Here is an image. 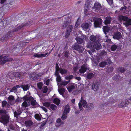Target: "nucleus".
Returning a JSON list of instances; mask_svg holds the SVG:
<instances>
[{
  "label": "nucleus",
  "mask_w": 131,
  "mask_h": 131,
  "mask_svg": "<svg viewBox=\"0 0 131 131\" xmlns=\"http://www.w3.org/2000/svg\"><path fill=\"white\" fill-rule=\"evenodd\" d=\"M49 53H46L45 54H39L38 53H36L34 55V56L35 57H36L37 58H41L44 57L46 56H48L49 54Z\"/></svg>",
  "instance_id": "obj_20"
},
{
  "label": "nucleus",
  "mask_w": 131,
  "mask_h": 131,
  "mask_svg": "<svg viewBox=\"0 0 131 131\" xmlns=\"http://www.w3.org/2000/svg\"><path fill=\"white\" fill-rule=\"evenodd\" d=\"M106 38L107 39L104 45V47H105V48L106 47L107 48L109 46L110 44L111 43V40L110 39H108V37L106 36Z\"/></svg>",
  "instance_id": "obj_18"
},
{
  "label": "nucleus",
  "mask_w": 131,
  "mask_h": 131,
  "mask_svg": "<svg viewBox=\"0 0 131 131\" xmlns=\"http://www.w3.org/2000/svg\"><path fill=\"white\" fill-rule=\"evenodd\" d=\"M34 75H32V77H33V78H31V77H30V79L31 80H32V79H34L35 78V77L34 76H33Z\"/></svg>",
  "instance_id": "obj_63"
},
{
  "label": "nucleus",
  "mask_w": 131,
  "mask_h": 131,
  "mask_svg": "<svg viewBox=\"0 0 131 131\" xmlns=\"http://www.w3.org/2000/svg\"><path fill=\"white\" fill-rule=\"evenodd\" d=\"M42 109L43 110L45 111V112H46L47 111V110L46 108L45 107H42Z\"/></svg>",
  "instance_id": "obj_56"
},
{
  "label": "nucleus",
  "mask_w": 131,
  "mask_h": 131,
  "mask_svg": "<svg viewBox=\"0 0 131 131\" xmlns=\"http://www.w3.org/2000/svg\"><path fill=\"white\" fill-rule=\"evenodd\" d=\"M37 85L38 87L40 89H41V88L42 87V83H39Z\"/></svg>",
  "instance_id": "obj_46"
},
{
  "label": "nucleus",
  "mask_w": 131,
  "mask_h": 131,
  "mask_svg": "<svg viewBox=\"0 0 131 131\" xmlns=\"http://www.w3.org/2000/svg\"><path fill=\"white\" fill-rule=\"evenodd\" d=\"M75 79L78 81H80L81 79V78L80 77H75Z\"/></svg>",
  "instance_id": "obj_57"
},
{
  "label": "nucleus",
  "mask_w": 131,
  "mask_h": 131,
  "mask_svg": "<svg viewBox=\"0 0 131 131\" xmlns=\"http://www.w3.org/2000/svg\"><path fill=\"white\" fill-rule=\"evenodd\" d=\"M106 54L107 53L105 50H103L101 53V55H106Z\"/></svg>",
  "instance_id": "obj_48"
},
{
  "label": "nucleus",
  "mask_w": 131,
  "mask_h": 131,
  "mask_svg": "<svg viewBox=\"0 0 131 131\" xmlns=\"http://www.w3.org/2000/svg\"><path fill=\"white\" fill-rule=\"evenodd\" d=\"M117 47V46L115 44H114L111 46V49L112 51H115Z\"/></svg>",
  "instance_id": "obj_34"
},
{
  "label": "nucleus",
  "mask_w": 131,
  "mask_h": 131,
  "mask_svg": "<svg viewBox=\"0 0 131 131\" xmlns=\"http://www.w3.org/2000/svg\"><path fill=\"white\" fill-rule=\"evenodd\" d=\"M59 71L62 74H65L67 72V70L66 69H60L58 65V72Z\"/></svg>",
  "instance_id": "obj_24"
},
{
  "label": "nucleus",
  "mask_w": 131,
  "mask_h": 131,
  "mask_svg": "<svg viewBox=\"0 0 131 131\" xmlns=\"http://www.w3.org/2000/svg\"><path fill=\"white\" fill-rule=\"evenodd\" d=\"M58 82L60 81V76L58 74Z\"/></svg>",
  "instance_id": "obj_58"
},
{
  "label": "nucleus",
  "mask_w": 131,
  "mask_h": 131,
  "mask_svg": "<svg viewBox=\"0 0 131 131\" xmlns=\"http://www.w3.org/2000/svg\"><path fill=\"white\" fill-rule=\"evenodd\" d=\"M129 103V101H128V100H125V102H122L121 103L118 105V106L120 107H125L127 105V104Z\"/></svg>",
  "instance_id": "obj_21"
},
{
  "label": "nucleus",
  "mask_w": 131,
  "mask_h": 131,
  "mask_svg": "<svg viewBox=\"0 0 131 131\" xmlns=\"http://www.w3.org/2000/svg\"><path fill=\"white\" fill-rule=\"evenodd\" d=\"M73 75H70L69 76L66 77V80H68L69 82L70 81V80L71 79L73 78Z\"/></svg>",
  "instance_id": "obj_41"
},
{
  "label": "nucleus",
  "mask_w": 131,
  "mask_h": 131,
  "mask_svg": "<svg viewBox=\"0 0 131 131\" xmlns=\"http://www.w3.org/2000/svg\"><path fill=\"white\" fill-rule=\"evenodd\" d=\"M66 89L64 88H61L58 89V91L59 92V94L61 95H62L63 97H64V93Z\"/></svg>",
  "instance_id": "obj_27"
},
{
  "label": "nucleus",
  "mask_w": 131,
  "mask_h": 131,
  "mask_svg": "<svg viewBox=\"0 0 131 131\" xmlns=\"http://www.w3.org/2000/svg\"><path fill=\"white\" fill-rule=\"evenodd\" d=\"M14 97L12 96H10L8 97V99L10 101H12L14 100Z\"/></svg>",
  "instance_id": "obj_49"
},
{
  "label": "nucleus",
  "mask_w": 131,
  "mask_h": 131,
  "mask_svg": "<svg viewBox=\"0 0 131 131\" xmlns=\"http://www.w3.org/2000/svg\"><path fill=\"white\" fill-rule=\"evenodd\" d=\"M53 102L57 105V98H55L53 101Z\"/></svg>",
  "instance_id": "obj_53"
},
{
  "label": "nucleus",
  "mask_w": 131,
  "mask_h": 131,
  "mask_svg": "<svg viewBox=\"0 0 131 131\" xmlns=\"http://www.w3.org/2000/svg\"><path fill=\"white\" fill-rule=\"evenodd\" d=\"M73 26L72 25H70L67 27V31L66 32L65 37H68L70 35V33L72 30Z\"/></svg>",
  "instance_id": "obj_16"
},
{
  "label": "nucleus",
  "mask_w": 131,
  "mask_h": 131,
  "mask_svg": "<svg viewBox=\"0 0 131 131\" xmlns=\"http://www.w3.org/2000/svg\"><path fill=\"white\" fill-rule=\"evenodd\" d=\"M118 19L120 21H123V24L126 27L131 25V19L127 17L119 15L118 17Z\"/></svg>",
  "instance_id": "obj_3"
},
{
  "label": "nucleus",
  "mask_w": 131,
  "mask_h": 131,
  "mask_svg": "<svg viewBox=\"0 0 131 131\" xmlns=\"http://www.w3.org/2000/svg\"><path fill=\"white\" fill-rule=\"evenodd\" d=\"M56 70L55 72V75L56 76V81L57 82V63H56Z\"/></svg>",
  "instance_id": "obj_37"
},
{
  "label": "nucleus",
  "mask_w": 131,
  "mask_h": 131,
  "mask_svg": "<svg viewBox=\"0 0 131 131\" xmlns=\"http://www.w3.org/2000/svg\"><path fill=\"white\" fill-rule=\"evenodd\" d=\"M29 104V103L28 102V101H24L22 104V106L25 107H26L28 106Z\"/></svg>",
  "instance_id": "obj_31"
},
{
  "label": "nucleus",
  "mask_w": 131,
  "mask_h": 131,
  "mask_svg": "<svg viewBox=\"0 0 131 131\" xmlns=\"http://www.w3.org/2000/svg\"><path fill=\"white\" fill-rule=\"evenodd\" d=\"M21 87L23 88L24 91H26L28 89V86L26 85H22Z\"/></svg>",
  "instance_id": "obj_36"
},
{
  "label": "nucleus",
  "mask_w": 131,
  "mask_h": 131,
  "mask_svg": "<svg viewBox=\"0 0 131 131\" xmlns=\"http://www.w3.org/2000/svg\"><path fill=\"white\" fill-rule=\"evenodd\" d=\"M63 18L65 19L63 25V28H66L68 25L70 24L72 17L69 14H67L64 16Z\"/></svg>",
  "instance_id": "obj_6"
},
{
  "label": "nucleus",
  "mask_w": 131,
  "mask_h": 131,
  "mask_svg": "<svg viewBox=\"0 0 131 131\" xmlns=\"http://www.w3.org/2000/svg\"><path fill=\"white\" fill-rule=\"evenodd\" d=\"M6 0H1V4H3L4 3V2Z\"/></svg>",
  "instance_id": "obj_59"
},
{
  "label": "nucleus",
  "mask_w": 131,
  "mask_h": 131,
  "mask_svg": "<svg viewBox=\"0 0 131 131\" xmlns=\"http://www.w3.org/2000/svg\"><path fill=\"white\" fill-rule=\"evenodd\" d=\"M7 104V102L5 101H3L2 102V105L3 107H4Z\"/></svg>",
  "instance_id": "obj_43"
},
{
  "label": "nucleus",
  "mask_w": 131,
  "mask_h": 131,
  "mask_svg": "<svg viewBox=\"0 0 131 131\" xmlns=\"http://www.w3.org/2000/svg\"><path fill=\"white\" fill-rule=\"evenodd\" d=\"M113 68L112 67H109L108 69V70L109 72H112L113 70Z\"/></svg>",
  "instance_id": "obj_52"
},
{
  "label": "nucleus",
  "mask_w": 131,
  "mask_h": 131,
  "mask_svg": "<svg viewBox=\"0 0 131 131\" xmlns=\"http://www.w3.org/2000/svg\"><path fill=\"white\" fill-rule=\"evenodd\" d=\"M94 76L93 74L92 73H89L88 74L87 76V78L90 79L93 77Z\"/></svg>",
  "instance_id": "obj_35"
},
{
  "label": "nucleus",
  "mask_w": 131,
  "mask_h": 131,
  "mask_svg": "<svg viewBox=\"0 0 131 131\" xmlns=\"http://www.w3.org/2000/svg\"><path fill=\"white\" fill-rule=\"evenodd\" d=\"M103 32L106 35L107 32H109L110 30V28L108 26H104L103 27Z\"/></svg>",
  "instance_id": "obj_26"
},
{
  "label": "nucleus",
  "mask_w": 131,
  "mask_h": 131,
  "mask_svg": "<svg viewBox=\"0 0 131 131\" xmlns=\"http://www.w3.org/2000/svg\"><path fill=\"white\" fill-rule=\"evenodd\" d=\"M81 20L80 19V17H79L77 19V21L76 22L74 28H77L80 25L81 23Z\"/></svg>",
  "instance_id": "obj_30"
},
{
  "label": "nucleus",
  "mask_w": 131,
  "mask_h": 131,
  "mask_svg": "<svg viewBox=\"0 0 131 131\" xmlns=\"http://www.w3.org/2000/svg\"><path fill=\"white\" fill-rule=\"evenodd\" d=\"M122 37V35L118 32L115 33L113 35V38L114 39L119 40Z\"/></svg>",
  "instance_id": "obj_17"
},
{
  "label": "nucleus",
  "mask_w": 131,
  "mask_h": 131,
  "mask_svg": "<svg viewBox=\"0 0 131 131\" xmlns=\"http://www.w3.org/2000/svg\"><path fill=\"white\" fill-rule=\"evenodd\" d=\"M72 48L73 50H77L80 53H82L84 50L82 46L76 43L72 45Z\"/></svg>",
  "instance_id": "obj_9"
},
{
  "label": "nucleus",
  "mask_w": 131,
  "mask_h": 131,
  "mask_svg": "<svg viewBox=\"0 0 131 131\" xmlns=\"http://www.w3.org/2000/svg\"><path fill=\"white\" fill-rule=\"evenodd\" d=\"M87 69H89V68L87 64L85 63L81 66L80 69L79 70L80 73H84L86 71Z\"/></svg>",
  "instance_id": "obj_14"
},
{
  "label": "nucleus",
  "mask_w": 131,
  "mask_h": 131,
  "mask_svg": "<svg viewBox=\"0 0 131 131\" xmlns=\"http://www.w3.org/2000/svg\"><path fill=\"white\" fill-rule=\"evenodd\" d=\"M119 71L121 72H124L125 71V69L123 68H119Z\"/></svg>",
  "instance_id": "obj_51"
},
{
  "label": "nucleus",
  "mask_w": 131,
  "mask_h": 131,
  "mask_svg": "<svg viewBox=\"0 0 131 131\" xmlns=\"http://www.w3.org/2000/svg\"><path fill=\"white\" fill-rule=\"evenodd\" d=\"M94 19V24L95 27L96 28H101L102 26V20L100 18H95Z\"/></svg>",
  "instance_id": "obj_7"
},
{
  "label": "nucleus",
  "mask_w": 131,
  "mask_h": 131,
  "mask_svg": "<svg viewBox=\"0 0 131 131\" xmlns=\"http://www.w3.org/2000/svg\"><path fill=\"white\" fill-rule=\"evenodd\" d=\"M72 102L73 103H74L75 102V99H73L71 100Z\"/></svg>",
  "instance_id": "obj_61"
},
{
  "label": "nucleus",
  "mask_w": 131,
  "mask_h": 131,
  "mask_svg": "<svg viewBox=\"0 0 131 131\" xmlns=\"http://www.w3.org/2000/svg\"><path fill=\"white\" fill-rule=\"evenodd\" d=\"M60 101V100L58 98V106L59 105Z\"/></svg>",
  "instance_id": "obj_64"
},
{
  "label": "nucleus",
  "mask_w": 131,
  "mask_h": 131,
  "mask_svg": "<svg viewBox=\"0 0 131 131\" xmlns=\"http://www.w3.org/2000/svg\"><path fill=\"white\" fill-rule=\"evenodd\" d=\"M91 55H91L92 54V52L90 51H88V52Z\"/></svg>",
  "instance_id": "obj_62"
},
{
  "label": "nucleus",
  "mask_w": 131,
  "mask_h": 131,
  "mask_svg": "<svg viewBox=\"0 0 131 131\" xmlns=\"http://www.w3.org/2000/svg\"><path fill=\"white\" fill-rule=\"evenodd\" d=\"M77 42L79 44H82L84 43L83 40L78 36L75 38Z\"/></svg>",
  "instance_id": "obj_28"
},
{
  "label": "nucleus",
  "mask_w": 131,
  "mask_h": 131,
  "mask_svg": "<svg viewBox=\"0 0 131 131\" xmlns=\"http://www.w3.org/2000/svg\"><path fill=\"white\" fill-rule=\"evenodd\" d=\"M50 81V80L48 79H45L44 81L46 85H48L49 84Z\"/></svg>",
  "instance_id": "obj_42"
},
{
  "label": "nucleus",
  "mask_w": 131,
  "mask_h": 131,
  "mask_svg": "<svg viewBox=\"0 0 131 131\" xmlns=\"http://www.w3.org/2000/svg\"><path fill=\"white\" fill-rule=\"evenodd\" d=\"M111 18L110 17H106L105 20H104V23L106 25L109 24L111 21Z\"/></svg>",
  "instance_id": "obj_25"
},
{
  "label": "nucleus",
  "mask_w": 131,
  "mask_h": 131,
  "mask_svg": "<svg viewBox=\"0 0 131 131\" xmlns=\"http://www.w3.org/2000/svg\"><path fill=\"white\" fill-rule=\"evenodd\" d=\"M109 4L111 5L113 3V0H107Z\"/></svg>",
  "instance_id": "obj_54"
},
{
  "label": "nucleus",
  "mask_w": 131,
  "mask_h": 131,
  "mask_svg": "<svg viewBox=\"0 0 131 131\" xmlns=\"http://www.w3.org/2000/svg\"><path fill=\"white\" fill-rule=\"evenodd\" d=\"M58 127L62 126L64 123V122L61 120L60 118H58Z\"/></svg>",
  "instance_id": "obj_32"
},
{
  "label": "nucleus",
  "mask_w": 131,
  "mask_h": 131,
  "mask_svg": "<svg viewBox=\"0 0 131 131\" xmlns=\"http://www.w3.org/2000/svg\"><path fill=\"white\" fill-rule=\"evenodd\" d=\"M99 84H98L97 82H93L92 84V89L94 91H96L98 89Z\"/></svg>",
  "instance_id": "obj_19"
},
{
  "label": "nucleus",
  "mask_w": 131,
  "mask_h": 131,
  "mask_svg": "<svg viewBox=\"0 0 131 131\" xmlns=\"http://www.w3.org/2000/svg\"><path fill=\"white\" fill-rule=\"evenodd\" d=\"M28 99L30 102L31 103L32 105H34L36 104L37 102L36 100L34 99L32 97H30Z\"/></svg>",
  "instance_id": "obj_23"
},
{
  "label": "nucleus",
  "mask_w": 131,
  "mask_h": 131,
  "mask_svg": "<svg viewBox=\"0 0 131 131\" xmlns=\"http://www.w3.org/2000/svg\"><path fill=\"white\" fill-rule=\"evenodd\" d=\"M82 103L83 106L85 108H86L88 109L89 108L91 109L93 108L92 103H90L87 104L86 101L84 100H83L82 99V97L81 98V100H80V102L78 104L79 108L81 110H83L81 104Z\"/></svg>",
  "instance_id": "obj_5"
},
{
  "label": "nucleus",
  "mask_w": 131,
  "mask_h": 131,
  "mask_svg": "<svg viewBox=\"0 0 131 131\" xmlns=\"http://www.w3.org/2000/svg\"><path fill=\"white\" fill-rule=\"evenodd\" d=\"M65 56L66 57H68V52L66 51L65 53Z\"/></svg>",
  "instance_id": "obj_55"
},
{
  "label": "nucleus",
  "mask_w": 131,
  "mask_h": 131,
  "mask_svg": "<svg viewBox=\"0 0 131 131\" xmlns=\"http://www.w3.org/2000/svg\"><path fill=\"white\" fill-rule=\"evenodd\" d=\"M48 90V88L47 87L45 86L44 87L43 90V92L44 93H46L47 92Z\"/></svg>",
  "instance_id": "obj_50"
},
{
  "label": "nucleus",
  "mask_w": 131,
  "mask_h": 131,
  "mask_svg": "<svg viewBox=\"0 0 131 131\" xmlns=\"http://www.w3.org/2000/svg\"><path fill=\"white\" fill-rule=\"evenodd\" d=\"M127 7L125 6H124L123 7L121 8L120 10L121 12L122 13L125 14H127L128 12V10H127Z\"/></svg>",
  "instance_id": "obj_22"
},
{
  "label": "nucleus",
  "mask_w": 131,
  "mask_h": 131,
  "mask_svg": "<svg viewBox=\"0 0 131 131\" xmlns=\"http://www.w3.org/2000/svg\"><path fill=\"white\" fill-rule=\"evenodd\" d=\"M11 60V59H8L6 56H0V64H3L6 62Z\"/></svg>",
  "instance_id": "obj_12"
},
{
  "label": "nucleus",
  "mask_w": 131,
  "mask_h": 131,
  "mask_svg": "<svg viewBox=\"0 0 131 131\" xmlns=\"http://www.w3.org/2000/svg\"><path fill=\"white\" fill-rule=\"evenodd\" d=\"M69 82L68 81H63L62 82L61 84L63 85H66Z\"/></svg>",
  "instance_id": "obj_47"
},
{
  "label": "nucleus",
  "mask_w": 131,
  "mask_h": 131,
  "mask_svg": "<svg viewBox=\"0 0 131 131\" xmlns=\"http://www.w3.org/2000/svg\"><path fill=\"white\" fill-rule=\"evenodd\" d=\"M89 38L92 41H90L87 43V47L88 48L93 49L92 51L94 52L95 50H98L101 49V44L96 41V37L93 35H91Z\"/></svg>",
  "instance_id": "obj_2"
},
{
  "label": "nucleus",
  "mask_w": 131,
  "mask_h": 131,
  "mask_svg": "<svg viewBox=\"0 0 131 131\" xmlns=\"http://www.w3.org/2000/svg\"><path fill=\"white\" fill-rule=\"evenodd\" d=\"M17 89L16 87H14L10 90L11 92H16Z\"/></svg>",
  "instance_id": "obj_45"
},
{
  "label": "nucleus",
  "mask_w": 131,
  "mask_h": 131,
  "mask_svg": "<svg viewBox=\"0 0 131 131\" xmlns=\"http://www.w3.org/2000/svg\"><path fill=\"white\" fill-rule=\"evenodd\" d=\"M94 0H87L84 7V13L85 15H87L88 11L89 10V8H91L93 11H94L99 13L103 12V8L101 4L98 2H95L93 6L92 5Z\"/></svg>",
  "instance_id": "obj_1"
},
{
  "label": "nucleus",
  "mask_w": 131,
  "mask_h": 131,
  "mask_svg": "<svg viewBox=\"0 0 131 131\" xmlns=\"http://www.w3.org/2000/svg\"><path fill=\"white\" fill-rule=\"evenodd\" d=\"M21 113V112L18 113L16 112H14V116L15 117H17L18 115H19Z\"/></svg>",
  "instance_id": "obj_44"
},
{
  "label": "nucleus",
  "mask_w": 131,
  "mask_h": 131,
  "mask_svg": "<svg viewBox=\"0 0 131 131\" xmlns=\"http://www.w3.org/2000/svg\"><path fill=\"white\" fill-rule=\"evenodd\" d=\"M77 68L76 67H75L74 68L73 70L74 72H76V71L77 70Z\"/></svg>",
  "instance_id": "obj_60"
},
{
  "label": "nucleus",
  "mask_w": 131,
  "mask_h": 131,
  "mask_svg": "<svg viewBox=\"0 0 131 131\" xmlns=\"http://www.w3.org/2000/svg\"><path fill=\"white\" fill-rule=\"evenodd\" d=\"M91 25V23L90 22L89 23H83L81 25V27L83 29L86 31H88L90 29V27Z\"/></svg>",
  "instance_id": "obj_11"
},
{
  "label": "nucleus",
  "mask_w": 131,
  "mask_h": 131,
  "mask_svg": "<svg viewBox=\"0 0 131 131\" xmlns=\"http://www.w3.org/2000/svg\"><path fill=\"white\" fill-rule=\"evenodd\" d=\"M6 112L5 110H0V116L1 121L4 124H5L9 122L8 116L6 114Z\"/></svg>",
  "instance_id": "obj_4"
},
{
  "label": "nucleus",
  "mask_w": 131,
  "mask_h": 131,
  "mask_svg": "<svg viewBox=\"0 0 131 131\" xmlns=\"http://www.w3.org/2000/svg\"><path fill=\"white\" fill-rule=\"evenodd\" d=\"M43 105L47 107H48L49 108L53 110H54L56 108V106L53 104H50V103L46 102L43 103Z\"/></svg>",
  "instance_id": "obj_13"
},
{
  "label": "nucleus",
  "mask_w": 131,
  "mask_h": 131,
  "mask_svg": "<svg viewBox=\"0 0 131 131\" xmlns=\"http://www.w3.org/2000/svg\"><path fill=\"white\" fill-rule=\"evenodd\" d=\"M79 33H80V34H81V36H80L79 35V36L83 38V39H86L87 37L85 35L82 34V32L81 31H80L79 32Z\"/></svg>",
  "instance_id": "obj_39"
},
{
  "label": "nucleus",
  "mask_w": 131,
  "mask_h": 131,
  "mask_svg": "<svg viewBox=\"0 0 131 131\" xmlns=\"http://www.w3.org/2000/svg\"><path fill=\"white\" fill-rule=\"evenodd\" d=\"M107 64V63L106 62H102L99 64V66L101 67H104Z\"/></svg>",
  "instance_id": "obj_33"
},
{
  "label": "nucleus",
  "mask_w": 131,
  "mask_h": 131,
  "mask_svg": "<svg viewBox=\"0 0 131 131\" xmlns=\"http://www.w3.org/2000/svg\"><path fill=\"white\" fill-rule=\"evenodd\" d=\"M35 117L37 120H40L41 119L40 117L38 114H36L35 115Z\"/></svg>",
  "instance_id": "obj_38"
},
{
  "label": "nucleus",
  "mask_w": 131,
  "mask_h": 131,
  "mask_svg": "<svg viewBox=\"0 0 131 131\" xmlns=\"http://www.w3.org/2000/svg\"><path fill=\"white\" fill-rule=\"evenodd\" d=\"M81 92V91L77 90H76L74 91L73 92V93L74 95H76L79 93Z\"/></svg>",
  "instance_id": "obj_40"
},
{
  "label": "nucleus",
  "mask_w": 131,
  "mask_h": 131,
  "mask_svg": "<svg viewBox=\"0 0 131 131\" xmlns=\"http://www.w3.org/2000/svg\"><path fill=\"white\" fill-rule=\"evenodd\" d=\"M32 122L30 121H26L25 122V124L26 126H30L32 124Z\"/></svg>",
  "instance_id": "obj_29"
},
{
  "label": "nucleus",
  "mask_w": 131,
  "mask_h": 131,
  "mask_svg": "<svg viewBox=\"0 0 131 131\" xmlns=\"http://www.w3.org/2000/svg\"><path fill=\"white\" fill-rule=\"evenodd\" d=\"M69 105H66L64 108V110L61 117V118L63 120H64L66 119L67 113L69 112L70 108Z\"/></svg>",
  "instance_id": "obj_8"
},
{
  "label": "nucleus",
  "mask_w": 131,
  "mask_h": 131,
  "mask_svg": "<svg viewBox=\"0 0 131 131\" xmlns=\"http://www.w3.org/2000/svg\"><path fill=\"white\" fill-rule=\"evenodd\" d=\"M76 87L77 84L75 83H72L68 85L67 88L69 92H71Z\"/></svg>",
  "instance_id": "obj_15"
},
{
  "label": "nucleus",
  "mask_w": 131,
  "mask_h": 131,
  "mask_svg": "<svg viewBox=\"0 0 131 131\" xmlns=\"http://www.w3.org/2000/svg\"><path fill=\"white\" fill-rule=\"evenodd\" d=\"M33 22L32 21H30L27 23L25 24H22L18 26L17 28L15 29L14 31H16L20 30L24 27H29L32 24Z\"/></svg>",
  "instance_id": "obj_10"
}]
</instances>
